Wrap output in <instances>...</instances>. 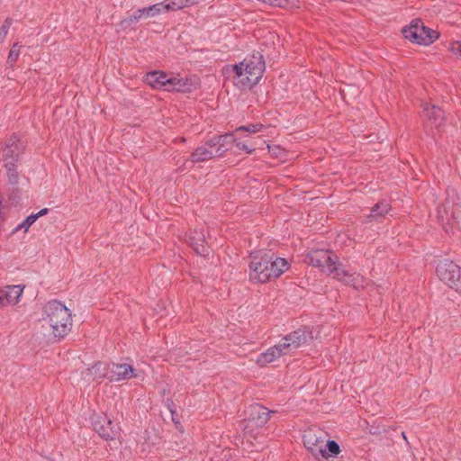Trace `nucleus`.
Segmentation results:
<instances>
[{
  "instance_id": "nucleus-3",
  "label": "nucleus",
  "mask_w": 461,
  "mask_h": 461,
  "mask_svg": "<svg viewBox=\"0 0 461 461\" xmlns=\"http://www.w3.org/2000/svg\"><path fill=\"white\" fill-rule=\"evenodd\" d=\"M42 321L51 329L53 338L60 340L71 330V312L61 302L50 301L43 307Z\"/></svg>"
},
{
  "instance_id": "nucleus-22",
  "label": "nucleus",
  "mask_w": 461,
  "mask_h": 461,
  "mask_svg": "<svg viewBox=\"0 0 461 461\" xmlns=\"http://www.w3.org/2000/svg\"><path fill=\"white\" fill-rule=\"evenodd\" d=\"M87 371L93 380L109 379L110 376V366L103 362L95 363Z\"/></svg>"
},
{
  "instance_id": "nucleus-1",
  "label": "nucleus",
  "mask_w": 461,
  "mask_h": 461,
  "mask_svg": "<svg viewBox=\"0 0 461 461\" xmlns=\"http://www.w3.org/2000/svg\"><path fill=\"white\" fill-rule=\"evenodd\" d=\"M305 263L327 272L332 278L342 284L359 290L366 286L365 277L357 272L350 273L345 269L339 258L328 249H315L305 255Z\"/></svg>"
},
{
  "instance_id": "nucleus-32",
  "label": "nucleus",
  "mask_w": 461,
  "mask_h": 461,
  "mask_svg": "<svg viewBox=\"0 0 461 461\" xmlns=\"http://www.w3.org/2000/svg\"><path fill=\"white\" fill-rule=\"evenodd\" d=\"M8 182L14 185L18 183V172L17 170L7 172Z\"/></svg>"
},
{
  "instance_id": "nucleus-29",
  "label": "nucleus",
  "mask_w": 461,
  "mask_h": 461,
  "mask_svg": "<svg viewBox=\"0 0 461 461\" xmlns=\"http://www.w3.org/2000/svg\"><path fill=\"white\" fill-rule=\"evenodd\" d=\"M37 221V215L31 214L27 216L15 229L14 232L20 230L27 231L29 228Z\"/></svg>"
},
{
  "instance_id": "nucleus-37",
  "label": "nucleus",
  "mask_w": 461,
  "mask_h": 461,
  "mask_svg": "<svg viewBox=\"0 0 461 461\" xmlns=\"http://www.w3.org/2000/svg\"><path fill=\"white\" fill-rule=\"evenodd\" d=\"M49 212V209L48 208H43L41 209L40 212H38L37 213H32L33 215H37V219L41 216H43L45 214H47Z\"/></svg>"
},
{
  "instance_id": "nucleus-18",
  "label": "nucleus",
  "mask_w": 461,
  "mask_h": 461,
  "mask_svg": "<svg viewBox=\"0 0 461 461\" xmlns=\"http://www.w3.org/2000/svg\"><path fill=\"white\" fill-rule=\"evenodd\" d=\"M423 112L427 117L428 122L435 128L442 125L445 120L443 110L434 104H425L423 105Z\"/></svg>"
},
{
  "instance_id": "nucleus-15",
  "label": "nucleus",
  "mask_w": 461,
  "mask_h": 461,
  "mask_svg": "<svg viewBox=\"0 0 461 461\" xmlns=\"http://www.w3.org/2000/svg\"><path fill=\"white\" fill-rule=\"evenodd\" d=\"M188 244L194 249L197 255L206 257L209 255V249L206 245L205 236L203 230H194L187 235Z\"/></svg>"
},
{
  "instance_id": "nucleus-35",
  "label": "nucleus",
  "mask_w": 461,
  "mask_h": 461,
  "mask_svg": "<svg viewBox=\"0 0 461 461\" xmlns=\"http://www.w3.org/2000/svg\"><path fill=\"white\" fill-rule=\"evenodd\" d=\"M171 419L172 421L175 423L176 427L178 429V427L181 426V424L176 411H172Z\"/></svg>"
},
{
  "instance_id": "nucleus-36",
  "label": "nucleus",
  "mask_w": 461,
  "mask_h": 461,
  "mask_svg": "<svg viewBox=\"0 0 461 461\" xmlns=\"http://www.w3.org/2000/svg\"><path fill=\"white\" fill-rule=\"evenodd\" d=\"M166 405H167L168 411H170V413L172 412V411H176V405L172 399L167 398L166 400Z\"/></svg>"
},
{
  "instance_id": "nucleus-16",
  "label": "nucleus",
  "mask_w": 461,
  "mask_h": 461,
  "mask_svg": "<svg viewBox=\"0 0 461 461\" xmlns=\"http://www.w3.org/2000/svg\"><path fill=\"white\" fill-rule=\"evenodd\" d=\"M132 376H135L134 368L128 364L113 363L112 366H110L109 380L111 382H118L129 379Z\"/></svg>"
},
{
  "instance_id": "nucleus-25",
  "label": "nucleus",
  "mask_w": 461,
  "mask_h": 461,
  "mask_svg": "<svg viewBox=\"0 0 461 461\" xmlns=\"http://www.w3.org/2000/svg\"><path fill=\"white\" fill-rule=\"evenodd\" d=\"M23 45L20 43V42H14L9 51V54H8V57H7V64L12 68L14 67V65L15 64V62L17 61L19 56H20V53H21V49H22Z\"/></svg>"
},
{
  "instance_id": "nucleus-26",
  "label": "nucleus",
  "mask_w": 461,
  "mask_h": 461,
  "mask_svg": "<svg viewBox=\"0 0 461 461\" xmlns=\"http://www.w3.org/2000/svg\"><path fill=\"white\" fill-rule=\"evenodd\" d=\"M143 17L144 14L141 13V8H140L137 11H135L133 14L122 20L120 24L122 27L127 28L133 23H137Z\"/></svg>"
},
{
  "instance_id": "nucleus-28",
  "label": "nucleus",
  "mask_w": 461,
  "mask_h": 461,
  "mask_svg": "<svg viewBox=\"0 0 461 461\" xmlns=\"http://www.w3.org/2000/svg\"><path fill=\"white\" fill-rule=\"evenodd\" d=\"M324 447L328 452V457L337 456L340 452V447L335 440H326Z\"/></svg>"
},
{
  "instance_id": "nucleus-30",
  "label": "nucleus",
  "mask_w": 461,
  "mask_h": 461,
  "mask_svg": "<svg viewBox=\"0 0 461 461\" xmlns=\"http://www.w3.org/2000/svg\"><path fill=\"white\" fill-rule=\"evenodd\" d=\"M11 24H12V20L9 18H7L2 24V26L0 28V42H2L5 39Z\"/></svg>"
},
{
  "instance_id": "nucleus-5",
  "label": "nucleus",
  "mask_w": 461,
  "mask_h": 461,
  "mask_svg": "<svg viewBox=\"0 0 461 461\" xmlns=\"http://www.w3.org/2000/svg\"><path fill=\"white\" fill-rule=\"evenodd\" d=\"M403 36L411 42L429 45L438 38V32L424 26L420 19H414L402 29Z\"/></svg>"
},
{
  "instance_id": "nucleus-11",
  "label": "nucleus",
  "mask_w": 461,
  "mask_h": 461,
  "mask_svg": "<svg viewBox=\"0 0 461 461\" xmlns=\"http://www.w3.org/2000/svg\"><path fill=\"white\" fill-rule=\"evenodd\" d=\"M275 412V411H269L261 404L250 405L248 411L249 424L252 423L256 427L262 428L269 420L270 414Z\"/></svg>"
},
{
  "instance_id": "nucleus-38",
  "label": "nucleus",
  "mask_w": 461,
  "mask_h": 461,
  "mask_svg": "<svg viewBox=\"0 0 461 461\" xmlns=\"http://www.w3.org/2000/svg\"><path fill=\"white\" fill-rule=\"evenodd\" d=\"M402 438L406 439V436H405L404 432H402Z\"/></svg>"
},
{
  "instance_id": "nucleus-6",
  "label": "nucleus",
  "mask_w": 461,
  "mask_h": 461,
  "mask_svg": "<svg viewBox=\"0 0 461 461\" xmlns=\"http://www.w3.org/2000/svg\"><path fill=\"white\" fill-rule=\"evenodd\" d=\"M438 276L450 288L461 294V267L451 260H440L436 267Z\"/></svg>"
},
{
  "instance_id": "nucleus-12",
  "label": "nucleus",
  "mask_w": 461,
  "mask_h": 461,
  "mask_svg": "<svg viewBox=\"0 0 461 461\" xmlns=\"http://www.w3.org/2000/svg\"><path fill=\"white\" fill-rule=\"evenodd\" d=\"M233 74L234 85L239 89H251L254 86L258 84L261 77L251 74L249 70H230Z\"/></svg>"
},
{
  "instance_id": "nucleus-19",
  "label": "nucleus",
  "mask_w": 461,
  "mask_h": 461,
  "mask_svg": "<svg viewBox=\"0 0 461 461\" xmlns=\"http://www.w3.org/2000/svg\"><path fill=\"white\" fill-rule=\"evenodd\" d=\"M217 157V151L213 148L207 145V141L204 145L197 147L190 155V161L192 163H200L212 159Z\"/></svg>"
},
{
  "instance_id": "nucleus-27",
  "label": "nucleus",
  "mask_w": 461,
  "mask_h": 461,
  "mask_svg": "<svg viewBox=\"0 0 461 461\" xmlns=\"http://www.w3.org/2000/svg\"><path fill=\"white\" fill-rule=\"evenodd\" d=\"M264 128V125L262 123H250L245 126L238 127L235 130L236 133L239 132H248V133H257L259 132Z\"/></svg>"
},
{
  "instance_id": "nucleus-21",
  "label": "nucleus",
  "mask_w": 461,
  "mask_h": 461,
  "mask_svg": "<svg viewBox=\"0 0 461 461\" xmlns=\"http://www.w3.org/2000/svg\"><path fill=\"white\" fill-rule=\"evenodd\" d=\"M391 204L386 201L376 203L370 210V213L366 216L368 221H382L385 215L391 211Z\"/></svg>"
},
{
  "instance_id": "nucleus-9",
  "label": "nucleus",
  "mask_w": 461,
  "mask_h": 461,
  "mask_svg": "<svg viewBox=\"0 0 461 461\" xmlns=\"http://www.w3.org/2000/svg\"><path fill=\"white\" fill-rule=\"evenodd\" d=\"M312 339V331L309 328L304 327L285 335L280 342L282 343L283 348L288 352L293 348H298Z\"/></svg>"
},
{
  "instance_id": "nucleus-10",
  "label": "nucleus",
  "mask_w": 461,
  "mask_h": 461,
  "mask_svg": "<svg viewBox=\"0 0 461 461\" xmlns=\"http://www.w3.org/2000/svg\"><path fill=\"white\" fill-rule=\"evenodd\" d=\"M265 60L263 55L259 52L253 53L250 56L246 57L243 61L239 64L231 65L228 68V70H249L251 74L257 75V77H263L265 72Z\"/></svg>"
},
{
  "instance_id": "nucleus-33",
  "label": "nucleus",
  "mask_w": 461,
  "mask_h": 461,
  "mask_svg": "<svg viewBox=\"0 0 461 461\" xmlns=\"http://www.w3.org/2000/svg\"><path fill=\"white\" fill-rule=\"evenodd\" d=\"M5 161V167L6 168L7 172L16 170V162L18 159H7Z\"/></svg>"
},
{
  "instance_id": "nucleus-2",
  "label": "nucleus",
  "mask_w": 461,
  "mask_h": 461,
  "mask_svg": "<svg viewBox=\"0 0 461 461\" xmlns=\"http://www.w3.org/2000/svg\"><path fill=\"white\" fill-rule=\"evenodd\" d=\"M249 277L254 284H266L281 276L290 267V263L275 253L263 250L249 253Z\"/></svg>"
},
{
  "instance_id": "nucleus-20",
  "label": "nucleus",
  "mask_w": 461,
  "mask_h": 461,
  "mask_svg": "<svg viewBox=\"0 0 461 461\" xmlns=\"http://www.w3.org/2000/svg\"><path fill=\"white\" fill-rule=\"evenodd\" d=\"M23 152V145L18 138L14 135L6 142L4 149V160L7 159H18L19 156Z\"/></svg>"
},
{
  "instance_id": "nucleus-34",
  "label": "nucleus",
  "mask_w": 461,
  "mask_h": 461,
  "mask_svg": "<svg viewBox=\"0 0 461 461\" xmlns=\"http://www.w3.org/2000/svg\"><path fill=\"white\" fill-rule=\"evenodd\" d=\"M235 142H236V147L239 149L244 150L248 154H251L255 150V149L249 148L248 145L242 143L241 141L236 140Z\"/></svg>"
},
{
  "instance_id": "nucleus-31",
  "label": "nucleus",
  "mask_w": 461,
  "mask_h": 461,
  "mask_svg": "<svg viewBox=\"0 0 461 461\" xmlns=\"http://www.w3.org/2000/svg\"><path fill=\"white\" fill-rule=\"evenodd\" d=\"M450 50L453 54L461 56V41L452 42L450 44Z\"/></svg>"
},
{
  "instance_id": "nucleus-13",
  "label": "nucleus",
  "mask_w": 461,
  "mask_h": 461,
  "mask_svg": "<svg viewBox=\"0 0 461 461\" xmlns=\"http://www.w3.org/2000/svg\"><path fill=\"white\" fill-rule=\"evenodd\" d=\"M234 141L236 140L233 133H226L213 136L207 140V145L217 151V157H221L231 148V144Z\"/></svg>"
},
{
  "instance_id": "nucleus-23",
  "label": "nucleus",
  "mask_w": 461,
  "mask_h": 461,
  "mask_svg": "<svg viewBox=\"0 0 461 461\" xmlns=\"http://www.w3.org/2000/svg\"><path fill=\"white\" fill-rule=\"evenodd\" d=\"M163 3V7L165 13L171 11H177L183 9L185 7H189L197 3L196 0H165Z\"/></svg>"
},
{
  "instance_id": "nucleus-4",
  "label": "nucleus",
  "mask_w": 461,
  "mask_h": 461,
  "mask_svg": "<svg viewBox=\"0 0 461 461\" xmlns=\"http://www.w3.org/2000/svg\"><path fill=\"white\" fill-rule=\"evenodd\" d=\"M145 83L154 89H163L168 92H187V81L177 77H168L164 71L154 70L145 76Z\"/></svg>"
},
{
  "instance_id": "nucleus-7",
  "label": "nucleus",
  "mask_w": 461,
  "mask_h": 461,
  "mask_svg": "<svg viewBox=\"0 0 461 461\" xmlns=\"http://www.w3.org/2000/svg\"><path fill=\"white\" fill-rule=\"evenodd\" d=\"M325 432L317 428H310L306 429L303 435V441L304 447L313 456L319 458H328V452L324 447L325 444Z\"/></svg>"
},
{
  "instance_id": "nucleus-14",
  "label": "nucleus",
  "mask_w": 461,
  "mask_h": 461,
  "mask_svg": "<svg viewBox=\"0 0 461 461\" xmlns=\"http://www.w3.org/2000/svg\"><path fill=\"white\" fill-rule=\"evenodd\" d=\"M24 286L21 285H7L0 290V305H14L20 302Z\"/></svg>"
},
{
  "instance_id": "nucleus-8",
  "label": "nucleus",
  "mask_w": 461,
  "mask_h": 461,
  "mask_svg": "<svg viewBox=\"0 0 461 461\" xmlns=\"http://www.w3.org/2000/svg\"><path fill=\"white\" fill-rule=\"evenodd\" d=\"M94 429L105 440L115 439L120 433V426L106 415H95L92 418Z\"/></svg>"
},
{
  "instance_id": "nucleus-17",
  "label": "nucleus",
  "mask_w": 461,
  "mask_h": 461,
  "mask_svg": "<svg viewBox=\"0 0 461 461\" xmlns=\"http://www.w3.org/2000/svg\"><path fill=\"white\" fill-rule=\"evenodd\" d=\"M287 352L282 347V343L279 342L277 345L269 348L265 352L259 354L257 358V364L260 366H265L269 363H272L276 359L279 358Z\"/></svg>"
},
{
  "instance_id": "nucleus-24",
  "label": "nucleus",
  "mask_w": 461,
  "mask_h": 461,
  "mask_svg": "<svg viewBox=\"0 0 461 461\" xmlns=\"http://www.w3.org/2000/svg\"><path fill=\"white\" fill-rule=\"evenodd\" d=\"M141 13L144 14V17H154L156 15L160 14L161 13H165L163 3H158L148 7L141 8Z\"/></svg>"
}]
</instances>
